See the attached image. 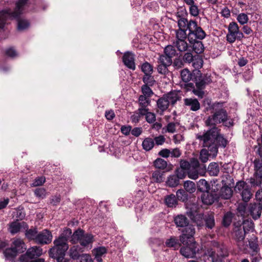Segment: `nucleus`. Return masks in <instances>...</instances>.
I'll use <instances>...</instances> for the list:
<instances>
[{"instance_id":"obj_1","label":"nucleus","mask_w":262,"mask_h":262,"mask_svg":"<svg viewBox=\"0 0 262 262\" xmlns=\"http://www.w3.org/2000/svg\"><path fill=\"white\" fill-rule=\"evenodd\" d=\"M224 102H214L210 105V108L212 110V115L205 120V125L210 128L203 135H198L196 138L203 141V146L208 147L213 154L218 152V148H225L228 141L224 136L220 133L221 129L216 126L217 124L223 123L226 127L233 126L232 119L228 116L227 110L224 107Z\"/></svg>"},{"instance_id":"obj_2","label":"nucleus","mask_w":262,"mask_h":262,"mask_svg":"<svg viewBox=\"0 0 262 262\" xmlns=\"http://www.w3.org/2000/svg\"><path fill=\"white\" fill-rule=\"evenodd\" d=\"M28 2L29 0H18L16 3V7L13 11L10 9H5L0 11V29H3L5 26V18H18L20 16Z\"/></svg>"},{"instance_id":"obj_3","label":"nucleus","mask_w":262,"mask_h":262,"mask_svg":"<svg viewBox=\"0 0 262 262\" xmlns=\"http://www.w3.org/2000/svg\"><path fill=\"white\" fill-rule=\"evenodd\" d=\"M180 98L178 92L176 91H171L163 95L157 101V112L162 114L170 105H174Z\"/></svg>"},{"instance_id":"obj_4","label":"nucleus","mask_w":262,"mask_h":262,"mask_svg":"<svg viewBox=\"0 0 262 262\" xmlns=\"http://www.w3.org/2000/svg\"><path fill=\"white\" fill-rule=\"evenodd\" d=\"M54 246L49 250L50 256L56 259L57 262H66L64 256L69 248L68 244L56 239L54 240Z\"/></svg>"},{"instance_id":"obj_5","label":"nucleus","mask_w":262,"mask_h":262,"mask_svg":"<svg viewBox=\"0 0 262 262\" xmlns=\"http://www.w3.org/2000/svg\"><path fill=\"white\" fill-rule=\"evenodd\" d=\"M94 241V236L92 234L85 233L83 230L80 228L74 232L72 236V239H71L72 243H79L83 247H89V245L92 244Z\"/></svg>"},{"instance_id":"obj_6","label":"nucleus","mask_w":262,"mask_h":262,"mask_svg":"<svg viewBox=\"0 0 262 262\" xmlns=\"http://www.w3.org/2000/svg\"><path fill=\"white\" fill-rule=\"evenodd\" d=\"M254 173L252 177L249 180L251 186L260 187L262 184V161L255 159L253 162Z\"/></svg>"},{"instance_id":"obj_7","label":"nucleus","mask_w":262,"mask_h":262,"mask_svg":"<svg viewBox=\"0 0 262 262\" xmlns=\"http://www.w3.org/2000/svg\"><path fill=\"white\" fill-rule=\"evenodd\" d=\"M211 81L212 79L210 76H195L193 82L195 83L196 89H193V94L199 98H202L205 94L204 89L206 85Z\"/></svg>"},{"instance_id":"obj_8","label":"nucleus","mask_w":262,"mask_h":262,"mask_svg":"<svg viewBox=\"0 0 262 262\" xmlns=\"http://www.w3.org/2000/svg\"><path fill=\"white\" fill-rule=\"evenodd\" d=\"M228 31L226 40L230 43L234 42L236 39L241 40L244 37L243 33L239 31L238 26L235 22L233 21L229 24Z\"/></svg>"},{"instance_id":"obj_9","label":"nucleus","mask_w":262,"mask_h":262,"mask_svg":"<svg viewBox=\"0 0 262 262\" xmlns=\"http://www.w3.org/2000/svg\"><path fill=\"white\" fill-rule=\"evenodd\" d=\"M189 31L188 37L190 38L191 35H194L196 39H203L206 37V33L203 29L198 25L196 21L190 19L186 26Z\"/></svg>"},{"instance_id":"obj_10","label":"nucleus","mask_w":262,"mask_h":262,"mask_svg":"<svg viewBox=\"0 0 262 262\" xmlns=\"http://www.w3.org/2000/svg\"><path fill=\"white\" fill-rule=\"evenodd\" d=\"M235 188L236 191L241 192V195L244 202H247L250 200L252 193L249 186L245 182L241 181L237 182Z\"/></svg>"},{"instance_id":"obj_11","label":"nucleus","mask_w":262,"mask_h":262,"mask_svg":"<svg viewBox=\"0 0 262 262\" xmlns=\"http://www.w3.org/2000/svg\"><path fill=\"white\" fill-rule=\"evenodd\" d=\"M185 227V229L182 231V235L180 236V241L181 243L185 244L188 243V242H195L193 238L195 233L194 227L188 225Z\"/></svg>"},{"instance_id":"obj_12","label":"nucleus","mask_w":262,"mask_h":262,"mask_svg":"<svg viewBox=\"0 0 262 262\" xmlns=\"http://www.w3.org/2000/svg\"><path fill=\"white\" fill-rule=\"evenodd\" d=\"M186 246L180 249V252L182 255L186 258H192L194 257L196 252L199 250L196 242H189L183 244Z\"/></svg>"},{"instance_id":"obj_13","label":"nucleus","mask_w":262,"mask_h":262,"mask_svg":"<svg viewBox=\"0 0 262 262\" xmlns=\"http://www.w3.org/2000/svg\"><path fill=\"white\" fill-rule=\"evenodd\" d=\"M52 240V234L48 230L45 229L38 233L36 238L35 243L46 245L50 244Z\"/></svg>"},{"instance_id":"obj_14","label":"nucleus","mask_w":262,"mask_h":262,"mask_svg":"<svg viewBox=\"0 0 262 262\" xmlns=\"http://www.w3.org/2000/svg\"><path fill=\"white\" fill-rule=\"evenodd\" d=\"M42 254V249L40 247L33 246L29 248L26 252L25 255H21L20 260L24 262V258L27 256L30 259L38 257Z\"/></svg>"},{"instance_id":"obj_15","label":"nucleus","mask_w":262,"mask_h":262,"mask_svg":"<svg viewBox=\"0 0 262 262\" xmlns=\"http://www.w3.org/2000/svg\"><path fill=\"white\" fill-rule=\"evenodd\" d=\"M188 216L191 219V220L195 223L198 226H202L204 225V214L199 213L195 210H192L190 209L187 212Z\"/></svg>"},{"instance_id":"obj_16","label":"nucleus","mask_w":262,"mask_h":262,"mask_svg":"<svg viewBox=\"0 0 262 262\" xmlns=\"http://www.w3.org/2000/svg\"><path fill=\"white\" fill-rule=\"evenodd\" d=\"M29 226L25 222H19L18 220L10 223L9 225L8 230L12 234L18 233L22 229H28Z\"/></svg>"},{"instance_id":"obj_17","label":"nucleus","mask_w":262,"mask_h":262,"mask_svg":"<svg viewBox=\"0 0 262 262\" xmlns=\"http://www.w3.org/2000/svg\"><path fill=\"white\" fill-rule=\"evenodd\" d=\"M246 234V233L242 228V224L240 223H234L233 237L237 243L244 240Z\"/></svg>"},{"instance_id":"obj_18","label":"nucleus","mask_w":262,"mask_h":262,"mask_svg":"<svg viewBox=\"0 0 262 262\" xmlns=\"http://www.w3.org/2000/svg\"><path fill=\"white\" fill-rule=\"evenodd\" d=\"M122 60L124 65L128 69L135 70L136 65L135 62V55L130 52H126L124 53Z\"/></svg>"},{"instance_id":"obj_19","label":"nucleus","mask_w":262,"mask_h":262,"mask_svg":"<svg viewBox=\"0 0 262 262\" xmlns=\"http://www.w3.org/2000/svg\"><path fill=\"white\" fill-rule=\"evenodd\" d=\"M212 247L209 249H213V251H215L216 255L224 258L228 256V250L224 245L214 242L212 244Z\"/></svg>"},{"instance_id":"obj_20","label":"nucleus","mask_w":262,"mask_h":262,"mask_svg":"<svg viewBox=\"0 0 262 262\" xmlns=\"http://www.w3.org/2000/svg\"><path fill=\"white\" fill-rule=\"evenodd\" d=\"M201 198L203 203L206 205H211L215 201H218L219 196L216 193L209 192L208 191L203 192Z\"/></svg>"},{"instance_id":"obj_21","label":"nucleus","mask_w":262,"mask_h":262,"mask_svg":"<svg viewBox=\"0 0 262 262\" xmlns=\"http://www.w3.org/2000/svg\"><path fill=\"white\" fill-rule=\"evenodd\" d=\"M249 210L252 218L254 220H257L259 219L261 215L262 205L259 203L251 204Z\"/></svg>"},{"instance_id":"obj_22","label":"nucleus","mask_w":262,"mask_h":262,"mask_svg":"<svg viewBox=\"0 0 262 262\" xmlns=\"http://www.w3.org/2000/svg\"><path fill=\"white\" fill-rule=\"evenodd\" d=\"M178 19V27H186V26L189 22L188 19L185 17L187 15L186 10L184 9L181 11H177L175 14Z\"/></svg>"},{"instance_id":"obj_23","label":"nucleus","mask_w":262,"mask_h":262,"mask_svg":"<svg viewBox=\"0 0 262 262\" xmlns=\"http://www.w3.org/2000/svg\"><path fill=\"white\" fill-rule=\"evenodd\" d=\"M217 194L219 196V199L228 200L232 196L233 190L230 186H223Z\"/></svg>"},{"instance_id":"obj_24","label":"nucleus","mask_w":262,"mask_h":262,"mask_svg":"<svg viewBox=\"0 0 262 262\" xmlns=\"http://www.w3.org/2000/svg\"><path fill=\"white\" fill-rule=\"evenodd\" d=\"M184 104L185 106L189 107L192 111L196 112L200 109V103L196 98H185Z\"/></svg>"},{"instance_id":"obj_25","label":"nucleus","mask_w":262,"mask_h":262,"mask_svg":"<svg viewBox=\"0 0 262 262\" xmlns=\"http://www.w3.org/2000/svg\"><path fill=\"white\" fill-rule=\"evenodd\" d=\"M83 251L82 248L79 246L74 245L70 248L68 253L72 259L77 260L81 256L80 254Z\"/></svg>"},{"instance_id":"obj_26","label":"nucleus","mask_w":262,"mask_h":262,"mask_svg":"<svg viewBox=\"0 0 262 262\" xmlns=\"http://www.w3.org/2000/svg\"><path fill=\"white\" fill-rule=\"evenodd\" d=\"M11 247L16 250L18 253H21L26 249L25 243L20 238L15 239L12 243Z\"/></svg>"},{"instance_id":"obj_27","label":"nucleus","mask_w":262,"mask_h":262,"mask_svg":"<svg viewBox=\"0 0 262 262\" xmlns=\"http://www.w3.org/2000/svg\"><path fill=\"white\" fill-rule=\"evenodd\" d=\"M20 16H19L18 18H5L4 22L5 25L6 24V20L8 19H16L17 20V29L19 31H23L29 28L30 26L29 21L26 19L21 18Z\"/></svg>"},{"instance_id":"obj_28","label":"nucleus","mask_w":262,"mask_h":262,"mask_svg":"<svg viewBox=\"0 0 262 262\" xmlns=\"http://www.w3.org/2000/svg\"><path fill=\"white\" fill-rule=\"evenodd\" d=\"M106 252L107 249L103 246L99 247L93 250V254L97 262H102V256L105 254Z\"/></svg>"},{"instance_id":"obj_29","label":"nucleus","mask_w":262,"mask_h":262,"mask_svg":"<svg viewBox=\"0 0 262 262\" xmlns=\"http://www.w3.org/2000/svg\"><path fill=\"white\" fill-rule=\"evenodd\" d=\"M174 222L178 227H185L189 225V220L183 214H179L175 216Z\"/></svg>"},{"instance_id":"obj_30","label":"nucleus","mask_w":262,"mask_h":262,"mask_svg":"<svg viewBox=\"0 0 262 262\" xmlns=\"http://www.w3.org/2000/svg\"><path fill=\"white\" fill-rule=\"evenodd\" d=\"M150 99L149 98L145 97V96H140L138 98V102L139 107L138 109H142L145 111V112L149 111L148 106L150 104Z\"/></svg>"},{"instance_id":"obj_31","label":"nucleus","mask_w":262,"mask_h":262,"mask_svg":"<svg viewBox=\"0 0 262 262\" xmlns=\"http://www.w3.org/2000/svg\"><path fill=\"white\" fill-rule=\"evenodd\" d=\"M220 168L219 165L216 162L210 163L207 169V172L210 176H217L220 172Z\"/></svg>"},{"instance_id":"obj_32","label":"nucleus","mask_w":262,"mask_h":262,"mask_svg":"<svg viewBox=\"0 0 262 262\" xmlns=\"http://www.w3.org/2000/svg\"><path fill=\"white\" fill-rule=\"evenodd\" d=\"M164 202L168 207H176L178 204V199L173 194L167 195L165 197Z\"/></svg>"},{"instance_id":"obj_33","label":"nucleus","mask_w":262,"mask_h":262,"mask_svg":"<svg viewBox=\"0 0 262 262\" xmlns=\"http://www.w3.org/2000/svg\"><path fill=\"white\" fill-rule=\"evenodd\" d=\"M195 75L191 73L188 69H185L181 71V77L184 82H188L192 80L193 81Z\"/></svg>"},{"instance_id":"obj_34","label":"nucleus","mask_w":262,"mask_h":262,"mask_svg":"<svg viewBox=\"0 0 262 262\" xmlns=\"http://www.w3.org/2000/svg\"><path fill=\"white\" fill-rule=\"evenodd\" d=\"M72 230L70 228H66L60 235L58 238L56 239L63 242L65 244H68V241L71 237L72 238Z\"/></svg>"},{"instance_id":"obj_35","label":"nucleus","mask_w":262,"mask_h":262,"mask_svg":"<svg viewBox=\"0 0 262 262\" xmlns=\"http://www.w3.org/2000/svg\"><path fill=\"white\" fill-rule=\"evenodd\" d=\"M154 140L150 137L146 138L142 143V148L146 151L151 150L154 147Z\"/></svg>"},{"instance_id":"obj_36","label":"nucleus","mask_w":262,"mask_h":262,"mask_svg":"<svg viewBox=\"0 0 262 262\" xmlns=\"http://www.w3.org/2000/svg\"><path fill=\"white\" fill-rule=\"evenodd\" d=\"M164 171L156 170L152 172L151 179L156 183H160L164 181Z\"/></svg>"},{"instance_id":"obj_37","label":"nucleus","mask_w":262,"mask_h":262,"mask_svg":"<svg viewBox=\"0 0 262 262\" xmlns=\"http://www.w3.org/2000/svg\"><path fill=\"white\" fill-rule=\"evenodd\" d=\"M204 221L207 228L212 229L215 225V221L213 213L212 212L205 215Z\"/></svg>"},{"instance_id":"obj_38","label":"nucleus","mask_w":262,"mask_h":262,"mask_svg":"<svg viewBox=\"0 0 262 262\" xmlns=\"http://www.w3.org/2000/svg\"><path fill=\"white\" fill-rule=\"evenodd\" d=\"M173 45L180 52H184L187 50L188 46L185 40H176Z\"/></svg>"},{"instance_id":"obj_39","label":"nucleus","mask_w":262,"mask_h":262,"mask_svg":"<svg viewBox=\"0 0 262 262\" xmlns=\"http://www.w3.org/2000/svg\"><path fill=\"white\" fill-rule=\"evenodd\" d=\"M179 179L174 174H171L168 176L166 181V185L171 188L177 187L179 185Z\"/></svg>"},{"instance_id":"obj_40","label":"nucleus","mask_w":262,"mask_h":262,"mask_svg":"<svg viewBox=\"0 0 262 262\" xmlns=\"http://www.w3.org/2000/svg\"><path fill=\"white\" fill-rule=\"evenodd\" d=\"M207 148H208V147ZM210 155L216 156L217 153L214 154L209 149L208 150L206 148L202 149L200 153L199 159L202 162L206 163L208 160L209 156Z\"/></svg>"},{"instance_id":"obj_41","label":"nucleus","mask_w":262,"mask_h":262,"mask_svg":"<svg viewBox=\"0 0 262 262\" xmlns=\"http://www.w3.org/2000/svg\"><path fill=\"white\" fill-rule=\"evenodd\" d=\"M145 111L142 109H138L135 111L133 114L130 117V120L133 123H138L140 120V118L144 116Z\"/></svg>"},{"instance_id":"obj_42","label":"nucleus","mask_w":262,"mask_h":262,"mask_svg":"<svg viewBox=\"0 0 262 262\" xmlns=\"http://www.w3.org/2000/svg\"><path fill=\"white\" fill-rule=\"evenodd\" d=\"M165 243L167 247L173 248L174 249H178L180 246L179 240L175 236L170 237L166 241Z\"/></svg>"},{"instance_id":"obj_43","label":"nucleus","mask_w":262,"mask_h":262,"mask_svg":"<svg viewBox=\"0 0 262 262\" xmlns=\"http://www.w3.org/2000/svg\"><path fill=\"white\" fill-rule=\"evenodd\" d=\"M187 27H179L176 30V40H186L187 38Z\"/></svg>"},{"instance_id":"obj_44","label":"nucleus","mask_w":262,"mask_h":262,"mask_svg":"<svg viewBox=\"0 0 262 262\" xmlns=\"http://www.w3.org/2000/svg\"><path fill=\"white\" fill-rule=\"evenodd\" d=\"M249 248L252 250L251 256H256L259 252V248L257 241H249Z\"/></svg>"},{"instance_id":"obj_45","label":"nucleus","mask_w":262,"mask_h":262,"mask_svg":"<svg viewBox=\"0 0 262 262\" xmlns=\"http://www.w3.org/2000/svg\"><path fill=\"white\" fill-rule=\"evenodd\" d=\"M26 230L25 236L29 240H34L36 241V238L38 234L37 230L36 228L31 229H24Z\"/></svg>"},{"instance_id":"obj_46","label":"nucleus","mask_w":262,"mask_h":262,"mask_svg":"<svg viewBox=\"0 0 262 262\" xmlns=\"http://www.w3.org/2000/svg\"><path fill=\"white\" fill-rule=\"evenodd\" d=\"M198 189L201 192H205L210 189L209 183L205 179H201L198 182Z\"/></svg>"},{"instance_id":"obj_47","label":"nucleus","mask_w":262,"mask_h":262,"mask_svg":"<svg viewBox=\"0 0 262 262\" xmlns=\"http://www.w3.org/2000/svg\"><path fill=\"white\" fill-rule=\"evenodd\" d=\"M206 254L211 258L212 262H224V257L216 255L215 251L213 249H207Z\"/></svg>"},{"instance_id":"obj_48","label":"nucleus","mask_w":262,"mask_h":262,"mask_svg":"<svg viewBox=\"0 0 262 262\" xmlns=\"http://www.w3.org/2000/svg\"><path fill=\"white\" fill-rule=\"evenodd\" d=\"M164 54L172 59L177 54L174 46L172 45L167 46L164 50Z\"/></svg>"},{"instance_id":"obj_49","label":"nucleus","mask_w":262,"mask_h":262,"mask_svg":"<svg viewBox=\"0 0 262 262\" xmlns=\"http://www.w3.org/2000/svg\"><path fill=\"white\" fill-rule=\"evenodd\" d=\"M184 187L185 190L190 193L194 192L196 190L195 183L191 181H185L184 183Z\"/></svg>"},{"instance_id":"obj_50","label":"nucleus","mask_w":262,"mask_h":262,"mask_svg":"<svg viewBox=\"0 0 262 262\" xmlns=\"http://www.w3.org/2000/svg\"><path fill=\"white\" fill-rule=\"evenodd\" d=\"M154 165L156 168L164 170L166 168L167 166V163L163 159L157 158L154 162Z\"/></svg>"},{"instance_id":"obj_51","label":"nucleus","mask_w":262,"mask_h":262,"mask_svg":"<svg viewBox=\"0 0 262 262\" xmlns=\"http://www.w3.org/2000/svg\"><path fill=\"white\" fill-rule=\"evenodd\" d=\"M221 182L223 186H231V184H233V179L228 173H226L222 176Z\"/></svg>"},{"instance_id":"obj_52","label":"nucleus","mask_w":262,"mask_h":262,"mask_svg":"<svg viewBox=\"0 0 262 262\" xmlns=\"http://www.w3.org/2000/svg\"><path fill=\"white\" fill-rule=\"evenodd\" d=\"M158 63L170 66L172 63V59L165 54L160 55L158 59Z\"/></svg>"},{"instance_id":"obj_53","label":"nucleus","mask_w":262,"mask_h":262,"mask_svg":"<svg viewBox=\"0 0 262 262\" xmlns=\"http://www.w3.org/2000/svg\"><path fill=\"white\" fill-rule=\"evenodd\" d=\"M151 74H144L142 78V80L144 83V85L152 86L156 83L154 76H152Z\"/></svg>"},{"instance_id":"obj_54","label":"nucleus","mask_w":262,"mask_h":262,"mask_svg":"<svg viewBox=\"0 0 262 262\" xmlns=\"http://www.w3.org/2000/svg\"><path fill=\"white\" fill-rule=\"evenodd\" d=\"M192 49L196 54H201L203 52L204 47L202 41H194L192 45Z\"/></svg>"},{"instance_id":"obj_55","label":"nucleus","mask_w":262,"mask_h":262,"mask_svg":"<svg viewBox=\"0 0 262 262\" xmlns=\"http://www.w3.org/2000/svg\"><path fill=\"white\" fill-rule=\"evenodd\" d=\"M233 217V214L231 212H227L226 213L223 217V225L225 227L229 226L232 221Z\"/></svg>"},{"instance_id":"obj_56","label":"nucleus","mask_w":262,"mask_h":262,"mask_svg":"<svg viewBox=\"0 0 262 262\" xmlns=\"http://www.w3.org/2000/svg\"><path fill=\"white\" fill-rule=\"evenodd\" d=\"M17 252L12 247L11 248H7L4 251L5 256L7 259H11L14 258L17 254Z\"/></svg>"},{"instance_id":"obj_57","label":"nucleus","mask_w":262,"mask_h":262,"mask_svg":"<svg viewBox=\"0 0 262 262\" xmlns=\"http://www.w3.org/2000/svg\"><path fill=\"white\" fill-rule=\"evenodd\" d=\"M141 71L144 74H152L153 67L148 62L146 61L141 65Z\"/></svg>"},{"instance_id":"obj_58","label":"nucleus","mask_w":262,"mask_h":262,"mask_svg":"<svg viewBox=\"0 0 262 262\" xmlns=\"http://www.w3.org/2000/svg\"><path fill=\"white\" fill-rule=\"evenodd\" d=\"M176 198L178 200L185 202L188 200V195L183 189H179L176 192Z\"/></svg>"},{"instance_id":"obj_59","label":"nucleus","mask_w":262,"mask_h":262,"mask_svg":"<svg viewBox=\"0 0 262 262\" xmlns=\"http://www.w3.org/2000/svg\"><path fill=\"white\" fill-rule=\"evenodd\" d=\"M141 91L143 95L141 96H145L149 98L154 94L152 91L149 85H143L141 87Z\"/></svg>"},{"instance_id":"obj_60","label":"nucleus","mask_w":262,"mask_h":262,"mask_svg":"<svg viewBox=\"0 0 262 262\" xmlns=\"http://www.w3.org/2000/svg\"><path fill=\"white\" fill-rule=\"evenodd\" d=\"M144 116L146 121L149 123H152L156 121V115L154 113L147 111L145 113Z\"/></svg>"},{"instance_id":"obj_61","label":"nucleus","mask_w":262,"mask_h":262,"mask_svg":"<svg viewBox=\"0 0 262 262\" xmlns=\"http://www.w3.org/2000/svg\"><path fill=\"white\" fill-rule=\"evenodd\" d=\"M169 66L168 65H165L164 64H160L158 63V67H157V70L159 73L163 75H166L169 71L168 69V67Z\"/></svg>"},{"instance_id":"obj_62","label":"nucleus","mask_w":262,"mask_h":262,"mask_svg":"<svg viewBox=\"0 0 262 262\" xmlns=\"http://www.w3.org/2000/svg\"><path fill=\"white\" fill-rule=\"evenodd\" d=\"M172 63L173 66L176 69H181L184 66V61L180 57L175 58Z\"/></svg>"},{"instance_id":"obj_63","label":"nucleus","mask_w":262,"mask_h":262,"mask_svg":"<svg viewBox=\"0 0 262 262\" xmlns=\"http://www.w3.org/2000/svg\"><path fill=\"white\" fill-rule=\"evenodd\" d=\"M200 10L198 8V6L194 3V4L190 6L189 7V13L190 14L193 16H198L199 14Z\"/></svg>"},{"instance_id":"obj_64","label":"nucleus","mask_w":262,"mask_h":262,"mask_svg":"<svg viewBox=\"0 0 262 262\" xmlns=\"http://www.w3.org/2000/svg\"><path fill=\"white\" fill-rule=\"evenodd\" d=\"M79 261L78 262H92V259L90 254H82L78 258Z\"/></svg>"}]
</instances>
